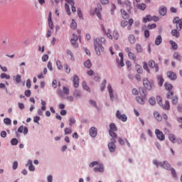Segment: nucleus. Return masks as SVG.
<instances>
[{"instance_id": "680f3d73", "label": "nucleus", "mask_w": 182, "mask_h": 182, "mask_svg": "<svg viewBox=\"0 0 182 182\" xmlns=\"http://www.w3.org/2000/svg\"><path fill=\"white\" fill-rule=\"evenodd\" d=\"M156 100L158 102V104L160 105L161 103H163V98L160 96H156Z\"/></svg>"}, {"instance_id": "cd10ccee", "label": "nucleus", "mask_w": 182, "mask_h": 182, "mask_svg": "<svg viewBox=\"0 0 182 182\" xmlns=\"http://www.w3.org/2000/svg\"><path fill=\"white\" fill-rule=\"evenodd\" d=\"M128 39L131 45H134V43H136V37H134V36L129 35Z\"/></svg>"}, {"instance_id": "bb28decb", "label": "nucleus", "mask_w": 182, "mask_h": 182, "mask_svg": "<svg viewBox=\"0 0 182 182\" xmlns=\"http://www.w3.org/2000/svg\"><path fill=\"white\" fill-rule=\"evenodd\" d=\"M135 49L136 50V53H141L143 52V47L139 43L136 44Z\"/></svg>"}, {"instance_id": "bf43d9fd", "label": "nucleus", "mask_w": 182, "mask_h": 182, "mask_svg": "<svg viewBox=\"0 0 182 182\" xmlns=\"http://www.w3.org/2000/svg\"><path fill=\"white\" fill-rule=\"evenodd\" d=\"M57 94L58 95V96H60V97H63V96H65L63 91H62V90L60 89L58 90Z\"/></svg>"}, {"instance_id": "393cba45", "label": "nucleus", "mask_w": 182, "mask_h": 182, "mask_svg": "<svg viewBox=\"0 0 182 182\" xmlns=\"http://www.w3.org/2000/svg\"><path fill=\"white\" fill-rule=\"evenodd\" d=\"M121 14L123 19H129L130 18V16L129 15L127 11H124V9H121Z\"/></svg>"}, {"instance_id": "0e129e2a", "label": "nucleus", "mask_w": 182, "mask_h": 182, "mask_svg": "<svg viewBox=\"0 0 182 182\" xmlns=\"http://www.w3.org/2000/svg\"><path fill=\"white\" fill-rule=\"evenodd\" d=\"M156 26H157L156 25V23H152V24H149L147 26V28H148V29H154V28H156Z\"/></svg>"}, {"instance_id": "c756f323", "label": "nucleus", "mask_w": 182, "mask_h": 182, "mask_svg": "<svg viewBox=\"0 0 182 182\" xmlns=\"http://www.w3.org/2000/svg\"><path fill=\"white\" fill-rule=\"evenodd\" d=\"M161 42H163V38H161V36H158L155 40V45H156V46H159V45L161 44Z\"/></svg>"}, {"instance_id": "c85d7f7f", "label": "nucleus", "mask_w": 182, "mask_h": 182, "mask_svg": "<svg viewBox=\"0 0 182 182\" xmlns=\"http://www.w3.org/2000/svg\"><path fill=\"white\" fill-rule=\"evenodd\" d=\"M173 59H176V60H178L179 62L181 61V55H180L178 52H175L173 53Z\"/></svg>"}, {"instance_id": "052dcab7", "label": "nucleus", "mask_w": 182, "mask_h": 182, "mask_svg": "<svg viewBox=\"0 0 182 182\" xmlns=\"http://www.w3.org/2000/svg\"><path fill=\"white\" fill-rule=\"evenodd\" d=\"M4 123H5V124H11V123H12V121H11V119L9 118H5L4 119Z\"/></svg>"}, {"instance_id": "6e6d98bb", "label": "nucleus", "mask_w": 182, "mask_h": 182, "mask_svg": "<svg viewBox=\"0 0 182 182\" xmlns=\"http://www.w3.org/2000/svg\"><path fill=\"white\" fill-rule=\"evenodd\" d=\"M63 92L64 95H69V93H70L69 88H68L66 87H63Z\"/></svg>"}, {"instance_id": "3c124183", "label": "nucleus", "mask_w": 182, "mask_h": 182, "mask_svg": "<svg viewBox=\"0 0 182 182\" xmlns=\"http://www.w3.org/2000/svg\"><path fill=\"white\" fill-rule=\"evenodd\" d=\"M65 9L68 15H70V8L69 7V4H65Z\"/></svg>"}, {"instance_id": "ddd939ff", "label": "nucleus", "mask_w": 182, "mask_h": 182, "mask_svg": "<svg viewBox=\"0 0 182 182\" xmlns=\"http://www.w3.org/2000/svg\"><path fill=\"white\" fill-rule=\"evenodd\" d=\"M149 66L152 69H155V72H159V65L156 64V62L153 60H150L149 61Z\"/></svg>"}, {"instance_id": "20e7f679", "label": "nucleus", "mask_w": 182, "mask_h": 182, "mask_svg": "<svg viewBox=\"0 0 182 182\" xmlns=\"http://www.w3.org/2000/svg\"><path fill=\"white\" fill-rule=\"evenodd\" d=\"M139 90L141 91V96L136 97V100L139 105H144L146 102V90L141 88Z\"/></svg>"}, {"instance_id": "13d9d810", "label": "nucleus", "mask_w": 182, "mask_h": 182, "mask_svg": "<svg viewBox=\"0 0 182 182\" xmlns=\"http://www.w3.org/2000/svg\"><path fill=\"white\" fill-rule=\"evenodd\" d=\"M149 103L151 106H154L156 105V99H154V97H151L149 99Z\"/></svg>"}, {"instance_id": "2eb2a0df", "label": "nucleus", "mask_w": 182, "mask_h": 182, "mask_svg": "<svg viewBox=\"0 0 182 182\" xmlns=\"http://www.w3.org/2000/svg\"><path fill=\"white\" fill-rule=\"evenodd\" d=\"M167 76L171 80H176V79H177V74L173 71H168Z\"/></svg>"}, {"instance_id": "338daca9", "label": "nucleus", "mask_w": 182, "mask_h": 182, "mask_svg": "<svg viewBox=\"0 0 182 182\" xmlns=\"http://www.w3.org/2000/svg\"><path fill=\"white\" fill-rule=\"evenodd\" d=\"M127 25H129V22L126 21H122L121 22V26L122 28H126V26H127Z\"/></svg>"}, {"instance_id": "864d4df0", "label": "nucleus", "mask_w": 182, "mask_h": 182, "mask_svg": "<svg viewBox=\"0 0 182 182\" xmlns=\"http://www.w3.org/2000/svg\"><path fill=\"white\" fill-rule=\"evenodd\" d=\"M115 11H116V5L112 4L111 9H110L111 15H114Z\"/></svg>"}, {"instance_id": "603ef678", "label": "nucleus", "mask_w": 182, "mask_h": 182, "mask_svg": "<svg viewBox=\"0 0 182 182\" xmlns=\"http://www.w3.org/2000/svg\"><path fill=\"white\" fill-rule=\"evenodd\" d=\"M174 96V92L170 91L166 94L167 99H171Z\"/></svg>"}, {"instance_id": "72a5a7b5", "label": "nucleus", "mask_w": 182, "mask_h": 182, "mask_svg": "<svg viewBox=\"0 0 182 182\" xmlns=\"http://www.w3.org/2000/svg\"><path fill=\"white\" fill-rule=\"evenodd\" d=\"M164 86H165L166 90H168V92H170V90H173V85H171L168 82H165Z\"/></svg>"}, {"instance_id": "6e6552de", "label": "nucleus", "mask_w": 182, "mask_h": 182, "mask_svg": "<svg viewBox=\"0 0 182 182\" xmlns=\"http://www.w3.org/2000/svg\"><path fill=\"white\" fill-rule=\"evenodd\" d=\"M125 52L128 54V57L131 60H134V62H136L137 60V58L136 57V54L132 52V48L130 47L125 48Z\"/></svg>"}, {"instance_id": "b1692460", "label": "nucleus", "mask_w": 182, "mask_h": 182, "mask_svg": "<svg viewBox=\"0 0 182 182\" xmlns=\"http://www.w3.org/2000/svg\"><path fill=\"white\" fill-rule=\"evenodd\" d=\"M73 85L74 87H79V77L77 75H74Z\"/></svg>"}, {"instance_id": "ea45409f", "label": "nucleus", "mask_w": 182, "mask_h": 182, "mask_svg": "<svg viewBox=\"0 0 182 182\" xmlns=\"http://www.w3.org/2000/svg\"><path fill=\"white\" fill-rule=\"evenodd\" d=\"M150 21H151V16L150 15H148L143 18L144 23H147V22H150Z\"/></svg>"}, {"instance_id": "8fccbe9b", "label": "nucleus", "mask_w": 182, "mask_h": 182, "mask_svg": "<svg viewBox=\"0 0 182 182\" xmlns=\"http://www.w3.org/2000/svg\"><path fill=\"white\" fill-rule=\"evenodd\" d=\"M171 172L173 178H177V172L176 171V169L173 168H171Z\"/></svg>"}, {"instance_id": "1a4fd4ad", "label": "nucleus", "mask_w": 182, "mask_h": 182, "mask_svg": "<svg viewBox=\"0 0 182 182\" xmlns=\"http://www.w3.org/2000/svg\"><path fill=\"white\" fill-rule=\"evenodd\" d=\"M173 23H176V29L177 31H181L182 28V18L176 17L173 21Z\"/></svg>"}, {"instance_id": "49530a36", "label": "nucleus", "mask_w": 182, "mask_h": 182, "mask_svg": "<svg viewBox=\"0 0 182 182\" xmlns=\"http://www.w3.org/2000/svg\"><path fill=\"white\" fill-rule=\"evenodd\" d=\"M41 105H42L41 110L43 112H45V110H46V102L41 100Z\"/></svg>"}, {"instance_id": "473e14b6", "label": "nucleus", "mask_w": 182, "mask_h": 182, "mask_svg": "<svg viewBox=\"0 0 182 182\" xmlns=\"http://www.w3.org/2000/svg\"><path fill=\"white\" fill-rule=\"evenodd\" d=\"M169 43L172 49H173L174 50H176V49H178V46L177 45V43L174 42L173 41H170Z\"/></svg>"}, {"instance_id": "f03ea898", "label": "nucleus", "mask_w": 182, "mask_h": 182, "mask_svg": "<svg viewBox=\"0 0 182 182\" xmlns=\"http://www.w3.org/2000/svg\"><path fill=\"white\" fill-rule=\"evenodd\" d=\"M89 166L91 168L95 167V166H97L94 168V171H95L96 173H103V171H105L103 164L102 163H99V161L91 162Z\"/></svg>"}, {"instance_id": "5701e85b", "label": "nucleus", "mask_w": 182, "mask_h": 182, "mask_svg": "<svg viewBox=\"0 0 182 182\" xmlns=\"http://www.w3.org/2000/svg\"><path fill=\"white\" fill-rule=\"evenodd\" d=\"M18 133H23V134H28V127H24L23 126H21L18 129Z\"/></svg>"}, {"instance_id": "dca6fc26", "label": "nucleus", "mask_w": 182, "mask_h": 182, "mask_svg": "<svg viewBox=\"0 0 182 182\" xmlns=\"http://www.w3.org/2000/svg\"><path fill=\"white\" fill-rule=\"evenodd\" d=\"M89 133L91 137H96V136H97V129L95 127H92L90 129Z\"/></svg>"}, {"instance_id": "37998d69", "label": "nucleus", "mask_w": 182, "mask_h": 182, "mask_svg": "<svg viewBox=\"0 0 182 182\" xmlns=\"http://www.w3.org/2000/svg\"><path fill=\"white\" fill-rule=\"evenodd\" d=\"M1 79H11V76L9 75H6V73H4L1 74Z\"/></svg>"}, {"instance_id": "c03bdc74", "label": "nucleus", "mask_w": 182, "mask_h": 182, "mask_svg": "<svg viewBox=\"0 0 182 182\" xmlns=\"http://www.w3.org/2000/svg\"><path fill=\"white\" fill-rule=\"evenodd\" d=\"M70 42L73 47L78 48L79 44L77 43V40H70Z\"/></svg>"}, {"instance_id": "2f4dec72", "label": "nucleus", "mask_w": 182, "mask_h": 182, "mask_svg": "<svg viewBox=\"0 0 182 182\" xmlns=\"http://www.w3.org/2000/svg\"><path fill=\"white\" fill-rule=\"evenodd\" d=\"M159 14L161 15V16H164L167 14V8L166 7H161L159 9Z\"/></svg>"}, {"instance_id": "79ce46f5", "label": "nucleus", "mask_w": 182, "mask_h": 182, "mask_svg": "<svg viewBox=\"0 0 182 182\" xmlns=\"http://www.w3.org/2000/svg\"><path fill=\"white\" fill-rule=\"evenodd\" d=\"M106 83L107 81L106 80H104L101 84V87H100V90L101 92H103V90H105V89H106Z\"/></svg>"}, {"instance_id": "c9c22d12", "label": "nucleus", "mask_w": 182, "mask_h": 182, "mask_svg": "<svg viewBox=\"0 0 182 182\" xmlns=\"http://www.w3.org/2000/svg\"><path fill=\"white\" fill-rule=\"evenodd\" d=\"M168 139L171 143H176V136L173 134H170L168 135Z\"/></svg>"}, {"instance_id": "f3484780", "label": "nucleus", "mask_w": 182, "mask_h": 182, "mask_svg": "<svg viewBox=\"0 0 182 182\" xmlns=\"http://www.w3.org/2000/svg\"><path fill=\"white\" fill-rule=\"evenodd\" d=\"M119 56L120 58V60H117V63H118L119 66H121V68H123V66H124V59H123V53H119Z\"/></svg>"}, {"instance_id": "9b49d317", "label": "nucleus", "mask_w": 182, "mask_h": 182, "mask_svg": "<svg viewBox=\"0 0 182 182\" xmlns=\"http://www.w3.org/2000/svg\"><path fill=\"white\" fill-rule=\"evenodd\" d=\"M116 117L119 120H122V122H127V116H126L124 114H122L119 110L117 111Z\"/></svg>"}, {"instance_id": "7ed1b4c3", "label": "nucleus", "mask_w": 182, "mask_h": 182, "mask_svg": "<svg viewBox=\"0 0 182 182\" xmlns=\"http://www.w3.org/2000/svg\"><path fill=\"white\" fill-rule=\"evenodd\" d=\"M153 164H154V166H156L157 168L162 167L166 170H170V168L171 167L170 164H168V162H167L166 161H164L163 163V162H158L157 160L155 159L153 161Z\"/></svg>"}, {"instance_id": "6ab92c4d", "label": "nucleus", "mask_w": 182, "mask_h": 182, "mask_svg": "<svg viewBox=\"0 0 182 182\" xmlns=\"http://www.w3.org/2000/svg\"><path fill=\"white\" fill-rule=\"evenodd\" d=\"M26 166L28 167V170L30 171H35V166H33V161L32 160L29 159L28 161V163L26 164Z\"/></svg>"}, {"instance_id": "4468645a", "label": "nucleus", "mask_w": 182, "mask_h": 182, "mask_svg": "<svg viewBox=\"0 0 182 182\" xmlns=\"http://www.w3.org/2000/svg\"><path fill=\"white\" fill-rule=\"evenodd\" d=\"M48 26L50 29H53L55 28V26L53 25V21H52V12H49L48 14Z\"/></svg>"}, {"instance_id": "4c0bfd02", "label": "nucleus", "mask_w": 182, "mask_h": 182, "mask_svg": "<svg viewBox=\"0 0 182 182\" xmlns=\"http://www.w3.org/2000/svg\"><path fill=\"white\" fill-rule=\"evenodd\" d=\"M70 28L72 29H76V28H77V23H76V21H75V19L72 20V22L70 23Z\"/></svg>"}, {"instance_id": "0eeeda50", "label": "nucleus", "mask_w": 182, "mask_h": 182, "mask_svg": "<svg viewBox=\"0 0 182 182\" xmlns=\"http://www.w3.org/2000/svg\"><path fill=\"white\" fill-rule=\"evenodd\" d=\"M155 135L156 136V139L160 141H164L166 140V135L159 129H155Z\"/></svg>"}, {"instance_id": "a19ab883", "label": "nucleus", "mask_w": 182, "mask_h": 182, "mask_svg": "<svg viewBox=\"0 0 182 182\" xmlns=\"http://www.w3.org/2000/svg\"><path fill=\"white\" fill-rule=\"evenodd\" d=\"M56 66H57L58 70H62V69H63V65H62L60 60L56 61Z\"/></svg>"}, {"instance_id": "e2e57ef3", "label": "nucleus", "mask_w": 182, "mask_h": 182, "mask_svg": "<svg viewBox=\"0 0 182 182\" xmlns=\"http://www.w3.org/2000/svg\"><path fill=\"white\" fill-rule=\"evenodd\" d=\"M75 123H76V119H75V118H70L69 126L72 127V126H73V124H75Z\"/></svg>"}, {"instance_id": "a18cd8bd", "label": "nucleus", "mask_w": 182, "mask_h": 182, "mask_svg": "<svg viewBox=\"0 0 182 182\" xmlns=\"http://www.w3.org/2000/svg\"><path fill=\"white\" fill-rule=\"evenodd\" d=\"M82 87L83 89H85V90H87V92H90V87L87 86V84H86L85 82H82Z\"/></svg>"}, {"instance_id": "a878e982", "label": "nucleus", "mask_w": 182, "mask_h": 182, "mask_svg": "<svg viewBox=\"0 0 182 182\" xmlns=\"http://www.w3.org/2000/svg\"><path fill=\"white\" fill-rule=\"evenodd\" d=\"M171 34L175 38H180V31H177V29H173Z\"/></svg>"}, {"instance_id": "f8f14e48", "label": "nucleus", "mask_w": 182, "mask_h": 182, "mask_svg": "<svg viewBox=\"0 0 182 182\" xmlns=\"http://www.w3.org/2000/svg\"><path fill=\"white\" fill-rule=\"evenodd\" d=\"M123 8H124V9H126V11H127L128 12H130V11H132V9L133 8L132 6V2H130V1H125L123 4Z\"/></svg>"}, {"instance_id": "39448f33", "label": "nucleus", "mask_w": 182, "mask_h": 182, "mask_svg": "<svg viewBox=\"0 0 182 182\" xmlns=\"http://www.w3.org/2000/svg\"><path fill=\"white\" fill-rule=\"evenodd\" d=\"M116 132H117V127H116L114 123H111L109 124V134L112 139H117V134H116Z\"/></svg>"}, {"instance_id": "9d476101", "label": "nucleus", "mask_w": 182, "mask_h": 182, "mask_svg": "<svg viewBox=\"0 0 182 182\" xmlns=\"http://www.w3.org/2000/svg\"><path fill=\"white\" fill-rule=\"evenodd\" d=\"M143 85L145 89H147V90H151L153 87V82H150V81H149V80L146 78L144 79Z\"/></svg>"}, {"instance_id": "f257e3e1", "label": "nucleus", "mask_w": 182, "mask_h": 182, "mask_svg": "<svg viewBox=\"0 0 182 182\" xmlns=\"http://www.w3.org/2000/svg\"><path fill=\"white\" fill-rule=\"evenodd\" d=\"M103 43H106V38L101 37L94 39V48L97 55H100V50H103Z\"/></svg>"}, {"instance_id": "f704fd0d", "label": "nucleus", "mask_w": 182, "mask_h": 182, "mask_svg": "<svg viewBox=\"0 0 182 182\" xmlns=\"http://www.w3.org/2000/svg\"><path fill=\"white\" fill-rule=\"evenodd\" d=\"M136 8L138 9H140V11H144V9H146V4H136Z\"/></svg>"}, {"instance_id": "a211bd4d", "label": "nucleus", "mask_w": 182, "mask_h": 182, "mask_svg": "<svg viewBox=\"0 0 182 182\" xmlns=\"http://www.w3.org/2000/svg\"><path fill=\"white\" fill-rule=\"evenodd\" d=\"M159 106H161L164 110H168L170 109V102L166 100L164 103L161 102Z\"/></svg>"}, {"instance_id": "7c9ffc66", "label": "nucleus", "mask_w": 182, "mask_h": 182, "mask_svg": "<svg viewBox=\"0 0 182 182\" xmlns=\"http://www.w3.org/2000/svg\"><path fill=\"white\" fill-rule=\"evenodd\" d=\"M157 80L159 86H163V84L164 83V78H163L161 75L157 76Z\"/></svg>"}, {"instance_id": "58836bf2", "label": "nucleus", "mask_w": 182, "mask_h": 182, "mask_svg": "<svg viewBox=\"0 0 182 182\" xmlns=\"http://www.w3.org/2000/svg\"><path fill=\"white\" fill-rule=\"evenodd\" d=\"M14 78L15 81L16 82V83H21V82H22L21 75H17L14 76Z\"/></svg>"}, {"instance_id": "412c9836", "label": "nucleus", "mask_w": 182, "mask_h": 182, "mask_svg": "<svg viewBox=\"0 0 182 182\" xmlns=\"http://www.w3.org/2000/svg\"><path fill=\"white\" fill-rule=\"evenodd\" d=\"M154 116L158 122H161L163 120V117L157 111L154 112Z\"/></svg>"}, {"instance_id": "774afa93", "label": "nucleus", "mask_w": 182, "mask_h": 182, "mask_svg": "<svg viewBox=\"0 0 182 182\" xmlns=\"http://www.w3.org/2000/svg\"><path fill=\"white\" fill-rule=\"evenodd\" d=\"M143 68L145 70H147V72H149V65H147V63L143 62Z\"/></svg>"}, {"instance_id": "aec40b11", "label": "nucleus", "mask_w": 182, "mask_h": 182, "mask_svg": "<svg viewBox=\"0 0 182 182\" xmlns=\"http://www.w3.org/2000/svg\"><path fill=\"white\" fill-rule=\"evenodd\" d=\"M107 90L109 92V95L111 100H114V95H113V88H112V85H109L107 86Z\"/></svg>"}, {"instance_id": "4d7b16f0", "label": "nucleus", "mask_w": 182, "mask_h": 182, "mask_svg": "<svg viewBox=\"0 0 182 182\" xmlns=\"http://www.w3.org/2000/svg\"><path fill=\"white\" fill-rule=\"evenodd\" d=\"M74 96H75V97H81L82 93L80 92V91L76 90L74 92Z\"/></svg>"}, {"instance_id": "5fc2aeb1", "label": "nucleus", "mask_w": 182, "mask_h": 182, "mask_svg": "<svg viewBox=\"0 0 182 182\" xmlns=\"http://www.w3.org/2000/svg\"><path fill=\"white\" fill-rule=\"evenodd\" d=\"M11 146H16L18 144V139L16 138H13L11 141Z\"/></svg>"}, {"instance_id": "09e8293b", "label": "nucleus", "mask_w": 182, "mask_h": 182, "mask_svg": "<svg viewBox=\"0 0 182 182\" xmlns=\"http://www.w3.org/2000/svg\"><path fill=\"white\" fill-rule=\"evenodd\" d=\"M113 38L117 41V39H119V32L117 31V30L114 31L113 32Z\"/></svg>"}, {"instance_id": "69168bd1", "label": "nucleus", "mask_w": 182, "mask_h": 182, "mask_svg": "<svg viewBox=\"0 0 182 182\" xmlns=\"http://www.w3.org/2000/svg\"><path fill=\"white\" fill-rule=\"evenodd\" d=\"M136 72L137 73L141 74L143 73V68H141V67H140L139 65L136 66Z\"/></svg>"}, {"instance_id": "4be33fe9", "label": "nucleus", "mask_w": 182, "mask_h": 182, "mask_svg": "<svg viewBox=\"0 0 182 182\" xmlns=\"http://www.w3.org/2000/svg\"><path fill=\"white\" fill-rule=\"evenodd\" d=\"M102 28L103 32H105L107 36V38H109V39H113V36H112V31H110V29H108V31L106 32V28H105V27L103 26H102Z\"/></svg>"}, {"instance_id": "de8ad7c7", "label": "nucleus", "mask_w": 182, "mask_h": 182, "mask_svg": "<svg viewBox=\"0 0 182 182\" xmlns=\"http://www.w3.org/2000/svg\"><path fill=\"white\" fill-rule=\"evenodd\" d=\"M64 133L65 135L72 134V128H65L64 129Z\"/></svg>"}, {"instance_id": "e433bc0d", "label": "nucleus", "mask_w": 182, "mask_h": 182, "mask_svg": "<svg viewBox=\"0 0 182 182\" xmlns=\"http://www.w3.org/2000/svg\"><path fill=\"white\" fill-rule=\"evenodd\" d=\"M84 66H85V68H87L88 69L92 68V61H90V60H87L84 63Z\"/></svg>"}, {"instance_id": "423d86ee", "label": "nucleus", "mask_w": 182, "mask_h": 182, "mask_svg": "<svg viewBox=\"0 0 182 182\" xmlns=\"http://www.w3.org/2000/svg\"><path fill=\"white\" fill-rule=\"evenodd\" d=\"M116 139L117 138H112L110 142L108 144V149L110 153H114L116 151Z\"/></svg>"}]
</instances>
